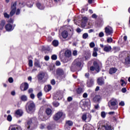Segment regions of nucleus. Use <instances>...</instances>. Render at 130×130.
I'll list each match as a JSON object with an SVG mask.
<instances>
[{
	"instance_id": "f257e3e1",
	"label": "nucleus",
	"mask_w": 130,
	"mask_h": 130,
	"mask_svg": "<svg viewBox=\"0 0 130 130\" xmlns=\"http://www.w3.org/2000/svg\"><path fill=\"white\" fill-rule=\"evenodd\" d=\"M25 109L27 113H33L35 111V104L32 102L28 103L25 106Z\"/></svg>"
},
{
	"instance_id": "f03ea898",
	"label": "nucleus",
	"mask_w": 130,
	"mask_h": 130,
	"mask_svg": "<svg viewBox=\"0 0 130 130\" xmlns=\"http://www.w3.org/2000/svg\"><path fill=\"white\" fill-rule=\"evenodd\" d=\"M81 66H82V62L78 60H75L71 66V70L72 72H75V70H77V68H80Z\"/></svg>"
},
{
	"instance_id": "7ed1b4c3",
	"label": "nucleus",
	"mask_w": 130,
	"mask_h": 130,
	"mask_svg": "<svg viewBox=\"0 0 130 130\" xmlns=\"http://www.w3.org/2000/svg\"><path fill=\"white\" fill-rule=\"evenodd\" d=\"M11 10L10 16V17H13L16 14V11H17V2L11 4Z\"/></svg>"
},
{
	"instance_id": "20e7f679",
	"label": "nucleus",
	"mask_w": 130,
	"mask_h": 130,
	"mask_svg": "<svg viewBox=\"0 0 130 130\" xmlns=\"http://www.w3.org/2000/svg\"><path fill=\"white\" fill-rule=\"evenodd\" d=\"M117 104V101L116 100L112 99L108 102V106L109 107H110V109H116L117 107L116 108H113L114 107V106H116V105Z\"/></svg>"
},
{
	"instance_id": "39448f33",
	"label": "nucleus",
	"mask_w": 130,
	"mask_h": 130,
	"mask_svg": "<svg viewBox=\"0 0 130 130\" xmlns=\"http://www.w3.org/2000/svg\"><path fill=\"white\" fill-rule=\"evenodd\" d=\"M105 33L107 36L111 35L112 33H113V29L112 27H110V26H107L105 28Z\"/></svg>"
},
{
	"instance_id": "423d86ee",
	"label": "nucleus",
	"mask_w": 130,
	"mask_h": 130,
	"mask_svg": "<svg viewBox=\"0 0 130 130\" xmlns=\"http://www.w3.org/2000/svg\"><path fill=\"white\" fill-rule=\"evenodd\" d=\"M20 89L21 91H26L28 90V88H29V84L27 83V82H25L24 84H21L20 87Z\"/></svg>"
},
{
	"instance_id": "0eeeda50",
	"label": "nucleus",
	"mask_w": 130,
	"mask_h": 130,
	"mask_svg": "<svg viewBox=\"0 0 130 130\" xmlns=\"http://www.w3.org/2000/svg\"><path fill=\"white\" fill-rule=\"evenodd\" d=\"M62 116V113L58 112L53 117L54 120H58Z\"/></svg>"
},
{
	"instance_id": "6e6552de",
	"label": "nucleus",
	"mask_w": 130,
	"mask_h": 130,
	"mask_svg": "<svg viewBox=\"0 0 130 130\" xmlns=\"http://www.w3.org/2000/svg\"><path fill=\"white\" fill-rule=\"evenodd\" d=\"M93 64L94 69H95V71L97 72V73H99L100 71V67H99V64H98L96 61H94Z\"/></svg>"
},
{
	"instance_id": "1a4fd4ad",
	"label": "nucleus",
	"mask_w": 130,
	"mask_h": 130,
	"mask_svg": "<svg viewBox=\"0 0 130 130\" xmlns=\"http://www.w3.org/2000/svg\"><path fill=\"white\" fill-rule=\"evenodd\" d=\"M44 77H45V73L44 72H41L38 75V79L39 81H42V80L44 79Z\"/></svg>"
},
{
	"instance_id": "9d476101",
	"label": "nucleus",
	"mask_w": 130,
	"mask_h": 130,
	"mask_svg": "<svg viewBox=\"0 0 130 130\" xmlns=\"http://www.w3.org/2000/svg\"><path fill=\"white\" fill-rule=\"evenodd\" d=\"M39 117H40V119H42V120H44L45 119H46V118L43 116V110H40L39 112Z\"/></svg>"
},
{
	"instance_id": "9b49d317",
	"label": "nucleus",
	"mask_w": 130,
	"mask_h": 130,
	"mask_svg": "<svg viewBox=\"0 0 130 130\" xmlns=\"http://www.w3.org/2000/svg\"><path fill=\"white\" fill-rule=\"evenodd\" d=\"M87 22H88V18L86 17H83L81 23L82 27H85L86 26V24H87Z\"/></svg>"
},
{
	"instance_id": "f8f14e48",
	"label": "nucleus",
	"mask_w": 130,
	"mask_h": 130,
	"mask_svg": "<svg viewBox=\"0 0 130 130\" xmlns=\"http://www.w3.org/2000/svg\"><path fill=\"white\" fill-rule=\"evenodd\" d=\"M56 74L58 76H62L63 75H64V72H63L62 69L58 68L57 69Z\"/></svg>"
},
{
	"instance_id": "ddd939ff",
	"label": "nucleus",
	"mask_w": 130,
	"mask_h": 130,
	"mask_svg": "<svg viewBox=\"0 0 130 130\" xmlns=\"http://www.w3.org/2000/svg\"><path fill=\"white\" fill-rule=\"evenodd\" d=\"M98 85H100V86H102V85H104V79H103V78L100 77L98 79Z\"/></svg>"
},
{
	"instance_id": "4468645a",
	"label": "nucleus",
	"mask_w": 130,
	"mask_h": 130,
	"mask_svg": "<svg viewBox=\"0 0 130 130\" xmlns=\"http://www.w3.org/2000/svg\"><path fill=\"white\" fill-rule=\"evenodd\" d=\"M5 28L7 31H12L13 30V25L11 24H7L5 26Z\"/></svg>"
},
{
	"instance_id": "2eb2a0df",
	"label": "nucleus",
	"mask_w": 130,
	"mask_h": 130,
	"mask_svg": "<svg viewBox=\"0 0 130 130\" xmlns=\"http://www.w3.org/2000/svg\"><path fill=\"white\" fill-rule=\"evenodd\" d=\"M47 128L48 130L54 129V128H55V124H50L49 125H48V126L47 127Z\"/></svg>"
},
{
	"instance_id": "dca6fc26",
	"label": "nucleus",
	"mask_w": 130,
	"mask_h": 130,
	"mask_svg": "<svg viewBox=\"0 0 130 130\" xmlns=\"http://www.w3.org/2000/svg\"><path fill=\"white\" fill-rule=\"evenodd\" d=\"M61 36L64 39L67 38L68 36H69V32H68V31L64 30L63 32H62Z\"/></svg>"
},
{
	"instance_id": "f3484780",
	"label": "nucleus",
	"mask_w": 130,
	"mask_h": 130,
	"mask_svg": "<svg viewBox=\"0 0 130 130\" xmlns=\"http://www.w3.org/2000/svg\"><path fill=\"white\" fill-rule=\"evenodd\" d=\"M117 72V69L116 68H111L109 70V73L110 75H112L113 74H115Z\"/></svg>"
},
{
	"instance_id": "a211bd4d",
	"label": "nucleus",
	"mask_w": 130,
	"mask_h": 130,
	"mask_svg": "<svg viewBox=\"0 0 130 130\" xmlns=\"http://www.w3.org/2000/svg\"><path fill=\"white\" fill-rule=\"evenodd\" d=\"M112 48H111V46H105V48H104V51L106 52H109V51H111V50Z\"/></svg>"
},
{
	"instance_id": "6ab92c4d",
	"label": "nucleus",
	"mask_w": 130,
	"mask_h": 130,
	"mask_svg": "<svg viewBox=\"0 0 130 130\" xmlns=\"http://www.w3.org/2000/svg\"><path fill=\"white\" fill-rule=\"evenodd\" d=\"M100 99H101V96L99 95H96L95 97L93 98V101L94 102H99V101H100Z\"/></svg>"
},
{
	"instance_id": "aec40b11",
	"label": "nucleus",
	"mask_w": 130,
	"mask_h": 130,
	"mask_svg": "<svg viewBox=\"0 0 130 130\" xmlns=\"http://www.w3.org/2000/svg\"><path fill=\"white\" fill-rule=\"evenodd\" d=\"M64 55L66 57H70L72 55V52L70 50H67L65 51Z\"/></svg>"
},
{
	"instance_id": "412c9836",
	"label": "nucleus",
	"mask_w": 130,
	"mask_h": 130,
	"mask_svg": "<svg viewBox=\"0 0 130 130\" xmlns=\"http://www.w3.org/2000/svg\"><path fill=\"white\" fill-rule=\"evenodd\" d=\"M93 84H94V81L93 80V79H90L87 83V85L88 87H91Z\"/></svg>"
},
{
	"instance_id": "4be33fe9",
	"label": "nucleus",
	"mask_w": 130,
	"mask_h": 130,
	"mask_svg": "<svg viewBox=\"0 0 130 130\" xmlns=\"http://www.w3.org/2000/svg\"><path fill=\"white\" fill-rule=\"evenodd\" d=\"M32 124V120H29L26 124V126L27 128V129H29L30 128V126Z\"/></svg>"
},
{
	"instance_id": "5701e85b",
	"label": "nucleus",
	"mask_w": 130,
	"mask_h": 130,
	"mask_svg": "<svg viewBox=\"0 0 130 130\" xmlns=\"http://www.w3.org/2000/svg\"><path fill=\"white\" fill-rule=\"evenodd\" d=\"M5 25H6V21L5 20H2L0 24V30H3Z\"/></svg>"
},
{
	"instance_id": "b1692460",
	"label": "nucleus",
	"mask_w": 130,
	"mask_h": 130,
	"mask_svg": "<svg viewBox=\"0 0 130 130\" xmlns=\"http://www.w3.org/2000/svg\"><path fill=\"white\" fill-rule=\"evenodd\" d=\"M52 112V110H51L49 108H47L46 110V113L47 115H51Z\"/></svg>"
},
{
	"instance_id": "393cba45",
	"label": "nucleus",
	"mask_w": 130,
	"mask_h": 130,
	"mask_svg": "<svg viewBox=\"0 0 130 130\" xmlns=\"http://www.w3.org/2000/svg\"><path fill=\"white\" fill-rule=\"evenodd\" d=\"M37 7L40 10H44V6H43V5H42L40 3L37 4Z\"/></svg>"
},
{
	"instance_id": "a878e982",
	"label": "nucleus",
	"mask_w": 130,
	"mask_h": 130,
	"mask_svg": "<svg viewBox=\"0 0 130 130\" xmlns=\"http://www.w3.org/2000/svg\"><path fill=\"white\" fill-rule=\"evenodd\" d=\"M35 67H37L38 68H41V66H40V62L39 61L37 60L34 63Z\"/></svg>"
},
{
	"instance_id": "bb28decb",
	"label": "nucleus",
	"mask_w": 130,
	"mask_h": 130,
	"mask_svg": "<svg viewBox=\"0 0 130 130\" xmlns=\"http://www.w3.org/2000/svg\"><path fill=\"white\" fill-rule=\"evenodd\" d=\"M22 111H21V110H17L16 112H15V115H18L19 116H22Z\"/></svg>"
},
{
	"instance_id": "cd10ccee",
	"label": "nucleus",
	"mask_w": 130,
	"mask_h": 130,
	"mask_svg": "<svg viewBox=\"0 0 130 130\" xmlns=\"http://www.w3.org/2000/svg\"><path fill=\"white\" fill-rule=\"evenodd\" d=\"M66 124L69 125V126H72L73 125V121L71 120H68L66 121Z\"/></svg>"
},
{
	"instance_id": "c85d7f7f",
	"label": "nucleus",
	"mask_w": 130,
	"mask_h": 130,
	"mask_svg": "<svg viewBox=\"0 0 130 130\" xmlns=\"http://www.w3.org/2000/svg\"><path fill=\"white\" fill-rule=\"evenodd\" d=\"M52 44L54 46H58V41H57V40H54L52 42Z\"/></svg>"
},
{
	"instance_id": "c756f323",
	"label": "nucleus",
	"mask_w": 130,
	"mask_h": 130,
	"mask_svg": "<svg viewBox=\"0 0 130 130\" xmlns=\"http://www.w3.org/2000/svg\"><path fill=\"white\" fill-rule=\"evenodd\" d=\"M21 100L22 101H27V96L23 95L21 96Z\"/></svg>"
},
{
	"instance_id": "7c9ffc66",
	"label": "nucleus",
	"mask_w": 130,
	"mask_h": 130,
	"mask_svg": "<svg viewBox=\"0 0 130 130\" xmlns=\"http://www.w3.org/2000/svg\"><path fill=\"white\" fill-rule=\"evenodd\" d=\"M83 92V89L82 88H78L77 90V94H81Z\"/></svg>"
},
{
	"instance_id": "2f4dec72",
	"label": "nucleus",
	"mask_w": 130,
	"mask_h": 130,
	"mask_svg": "<svg viewBox=\"0 0 130 130\" xmlns=\"http://www.w3.org/2000/svg\"><path fill=\"white\" fill-rule=\"evenodd\" d=\"M82 119L83 121H86V119H87V115L83 114L82 116Z\"/></svg>"
},
{
	"instance_id": "473e14b6",
	"label": "nucleus",
	"mask_w": 130,
	"mask_h": 130,
	"mask_svg": "<svg viewBox=\"0 0 130 130\" xmlns=\"http://www.w3.org/2000/svg\"><path fill=\"white\" fill-rule=\"evenodd\" d=\"M89 37V35H88V34L85 33L83 35L82 37L83 39H87V38Z\"/></svg>"
},
{
	"instance_id": "72a5a7b5",
	"label": "nucleus",
	"mask_w": 130,
	"mask_h": 130,
	"mask_svg": "<svg viewBox=\"0 0 130 130\" xmlns=\"http://www.w3.org/2000/svg\"><path fill=\"white\" fill-rule=\"evenodd\" d=\"M104 127H105L106 130H112V129L111 128V126H104Z\"/></svg>"
},
{
	"instance_id": "f704fd0d",
	"label": "nucleus",
	"mask_w": 130,
	"mask_h": 130,
	"mask_svg": "<svg viewBox=\"0 0 130 130\" xmlns=\"http://www.w3.org/2000/svg\"><path fill=\"white\" fill-rule=\"evenodd\" d=\"M107 41L108 43H111V42H112L113 41V40L112 38H109L107 39Z\"/></svg>"
},
{
	"instance_id": "c9c22d12",
	"label": "nucleus",
	"mask_w": 130,
	"mask_h": 130,
	"mask_svg": "<svg viewBox=\"0 0 130 130\" xmlns=\"http://www.w3.org/2000/svg\"><path fill=\"white\" fill-rule=\"evenodd\" d=\"M28 66L29 67H33V61H32V60H29Z\"/></svg>"
},
{
	"instance_id": "e433bc0d",
	"label": "nucleus",
	"mask_w": 130,
	"mask_h": 130,
	"mask_svg": "<svg viewBox=\"0 0 130 130\" xmlns=\"http://www.w3.org/2000/svg\"><path fill=\"white\" fill-rule=\"evenodd\" d=\"M70 126H69V125L65 124V125H64L65 129H66V130L71 129V127Z\"/></svg>"
},
{
	"instance_id": "4c0bfd02",
	"label": "nucleus",
	"mask_w": 130,
	"mask_h": 130,
	"mask_svg": "<svg viewBox=\"0 0 130 130\" xmlns=\"http://www.w3.org/2000/svg\"><path fill=\"white\" fill-rule=\"evenodd\" d=\"M51 58H52V59H53V60H55L57 59V56H56V55H53L51 56Z\"/></svg>"
},
{
	"instance_id": "58836bf2",
	"label": "nucleus",
	"mask_w": 130,
	"mask_h": 130,
	"mask_svg": "<svg viewBox=\"0 0 130 130\" xmlns=\"http://www.w3.org/2000/svg\"><path fill=\"white\" fill-rule=\"evenodd\" d=\"M7 120H8V121H12V116H11V115H9L7 116Z\"/></svg>"
},
{
	"instance_id": "ea45409f",
	"label": "nucleus",
	"mask_w": 130,
	"mask_h": 130,
	"mask_svg": "<svg viewBox=\"0 0 130 130\" xmlns=\"http://www.w3.org/2000/svg\"><path fill=\"white\" fill-rule=\"evenodd\" d=\"M4 17L5 18H7L8 19H9V18H10V16H11V15H9L8 13H5L4 14Z\"/></svg>"
},
{
	"instance_id": "a19ab883",
	"label": "nucleus",
	"mask_w": 130,
	"mask_h": 130,
	"mask_svg": "<svg viewBox=\"0 0 130 130\" xmlns=\"http://www.w3.org/2000/svg\"><path fill=\"white\" fill-rule=\"evenodd\" d=\"M101 116L103 117V118H105V116H106V114L105 112H101Z\"/></svg>"
},
{
	"instance_id": "79ce46f5",
	"label": "nucleus",
	"mask_w": 130,
	"mask_h": 130,
	"mask_svg": "<svg viewBox=\"0 0 130 130\" xmlns=\"http://www.w3.org/2000/svg\"><path fill=\"white\" fill-rule=\"evenodd\" d=\"M89 46L90 47H91V48H93V47H94L95 46V43H94V42H91L89 44Z\"/></svg>"
},
{
	"instance_id": "37998d69",
	"label": "nucleus",
	"mask_w": 130,
	"mask_h": 130,
	"mask_svg": "<svg viewBox=\"0 0 130 130\" xmlns=\"http://www.w3.org/2000/svg\"><path fill=\"white\" fill-rule=\"evenodd\" d=\"M125 62H126V63L129 64V63H130V59H129V58L128 57H127L125 59Z\"/></svg>"
},
{
	"instance_id": "c03bdc74",
	"label": "nucleus",
	"mask_w": 130,
	"mask_h": 130,
	"mask_svg": "<svg viewBox=\"0 0 130 130\" xmlns=\"http://www.w3.org/2000/svg\"><path fill=\"white\" fill-rule=\"evenodd\" d=\"M53 104L54 106H55V107H57V106H59V103H58L57 102H54V103H53Z\"/></svg>"
},
{
	"instance_id": "a18cd8bd",
	"label": "nucleus",
	"mask_w": 130,
	"mask_h": 130,
	"mask_svg": "<svg viewBox=\"0 0 130 130\" xmlns=\"http://www.w3.org/2000/svg\"><path fill=\"white\" fill-rule=\"evenodd\" d=\"M120 82H121V86H123V84L126 85V83L125 82L124 80L123 79H121Z\"/></svg>"
},
{
	"instance_id": "49530a36",
	"label": "nucleus",
	"mask_w": 130,
	"mask_h": 130,
	"mask_svg": "<svg viewBox=\"0 0 130 130\" xmlns=\"http://www.w3.org/2000/svg\"><path fill=\"white\" fill-rule=\"evenodd\" d=\"M20 12H21V10L20 9H17V10H16V15H20Z\"/></svg>"
},
{
	"instance_id": "de8ad7c7",
	"label": "nucleus",
	"mask_w": 130,
	"mask_h": 130,
	"mask_svg": "<svg viewBox=\"0 0 130 130\" xmlns=\"http://www.w3.org/2000/svg\"><path fill=\"white\" fill-rule=\"evenodd\" d=\"M8 81L9 83H13V82H14V79H13V78L10 77L8 79Z\"/></svg>"
},
{
	"instance_id": "09e8293b",
	"label": "nucleus",
	"mask_w": 130,
	"mask_h": 130,
	"mask_svg": "<svg viewBox=\"0 0 130 130\" xmlns=\"http://www.w3.org/2000/svg\"><path fill=\"white\" fill-rule=\"evenodd\" d=\"M121 91L122 93H125L126 92V88L125 87H123L121 89Z\"/></svg>"
},
{
	"instance_id": "8fccbe9b",
	"label": "nucleus",
	"mask_w": 130,
	"mask_h": 130,
	"mask_svg": "<svg viewBox=\"0 0 130 130\" xmlns=\"http://www.w3.org/2000/svg\"><path fill=\"white\" fill-rule=\"evenodd\" d=\"M47 91H50V90H51V85H47Z\"/></svg>"
},
{
	"instance_id": "3c124183",
	"label": "nucleus",
	"mask_w": 130,
	"mask_h": 130,
	"mask_svg": "<svg viewBox=\"0 0 130 130\" xmlns=\"http://www.w3.org/2000/svg\"><path fill=\"white\" fill-rule=\"evenodd\" d=\"M42 96V92H39V93H38V94H37V97H38V98H40V96Z\"/></svg>"
},
{
	"instance_id": "603ef678",
	"label": "nucleus",
	"mask_w": 130,
	"mask_h": 130,
	"mask_svg": "<svg viewBox=\"0 0 130 130\" xmlns=\"http://www.w3.org/2000/svg\"><path fill=\"white\" fill-rule=\"evenodd\" d=\"M90 71H92V72H94V71H95V67L94 66H91L90 68Z\"/></svg>"
},
{
	"instance_id": "864d4df0",
	"label": "nucleus",
	"mask_w": 130,
	"mask_h": 130,
	"mask_svg": "<svg viewBox=\"0 0 130 130\" xmlns=\"http://www.w3.org/2000/svg\"><path fill=\"white\" fill-rule=\"evenodd\" d=\"M99 37H103L104 36V34L103 32H101L99 35Z\"/></svg>"
},
{
	"instance_id": "5fc2aeb1",
	"label": "nucleus",
	"mask_w": 130,
	"mask_h": 130,
	"mask_svg": "<svg viewBox=\"0 0 130 130\" xmlns=\"http://www.w3.org/2000/svg\"><path fill=\"white\" fill-rule=\"evenodd\" d=\"M30 98H31V99H34V98H35V95H34V93H31L30 95Z\"/></svg>"
},
{
	"instance_id": "6e6d98bb",
	"label": "nucleus",
	"mask_w": 130,
	"mask_h": 130,
	"mask_svg": "<svg viewBox=\"0 0 130 130\" xmlns=\"http://www.w3.org/2000/svg\"><path fill=\"white\" fill-rule=\"evenodd\" d=\"M119 105H120V106H124V102H123V101L121 102L119 104Z\"/></svg>"
},
{
	"instance_id": "4d7b16f0",
	"label": "nucleus",
	"mask_w": 130,
	"mask_h": 130,
	"mask_svg": "<svg viewBox=\"0 0 130 130\" xmlns=\"http://www.w3.org/2000/svg\"><path fill=\"white\" fill-rule=\"evenodd\" d=\"M51 84L52 85H55V81L54 80V79L51 80Z\"/></svg>"
},
{
	"instance_id": "13d9d810",
	"label": "nucleus",
	"mask_w": 130,
	"mask_h": 130,
	"mask_svg": "<svg viewBox=\"0 0 130 130\" xmlns=\"http://www.w3.org/2000/svg\"><path fill=\"white\" fill-rule=\"evenodd\" d=\"M83 98H87V97H88V94L87 93H84L83 95Z\"/></svg>"
},
{
	"instance_id": "bf43d9fd",
	"label": "nucleus",
	"mask_w": 130,
	"mask_h": 130,
	"mask_svg": "<svg viewBox=\"0 0 130 130\" xmlns=\"http://www.w3.org/2000/svg\"><path fill=\"white\" fill-rule=\"evenodd\" d=\"M119 48L116 47H114L113 48V50H115V51H117V50H119Z\"/></svg>"
},
{
	"instance_id": "052dcab7",
	"label": "nucleus",
	"mask_w": 130,
	"mask_h": 130,
	"mask_svg": "<svg viewBox=\"0 0 130 130\" xmlns=\"http://www.w3.org/2000/svg\"><path fill=\"white\" fill-rule=\"evenodd\" d=\"M72 100H73V98L69 96L68 98V101H69V102L72 101Z\"/></svg>"
},
{
	"instance_id": "680f3d73",
	"label": "nucleus",
	"mask_w": 130,
	"mask_h": 130,
	"mask_svg": "<svg viewBox=\"0 0 130 130\" xmlns=\"http://www.w3.org/2000/svg\"><path fill=\"white\" fill-rule=\"evenodd\" d=\"M92 18H93L94 19H96L97 18V15L95 14H93L92 15Z\"/></svg>"
},
{
	"instance_id": "e2e57ef3",
	"label": "nucleus",
	"mask_w": 130,
	"mask_h": 130,
	"mask_svg": "<svg viewBox=\"0 0 130 130\" xmlns=\"http://www.w3.org/2000/svg\"><path fill=\"white\" fill-rule=\"evenodd\" d=\"M55 64L56 66H60V62L59 61H56Z\"/></svg>"
},
{
	"instance_id": "0e129e2a",
	"label": "nucleus",
	"mask_w": 130,
	"mask_h": 130,
	"mask_svg": "<svg viewBox=\"0 0 130 130\" xmlns=\"http://www.w3.org/2000/svg\"><path fill=\"white\" fill-rule=\"evenodd\" d=\"M93 56L96 57L97 56V52H93L92 53Z\"/></svg>"
},
{
	"instance_id": "69168bd1",
	"label": "nucleus",
	"mask_w": 130,
	"mask_h": 130,
	"mask_svg": "<svg viewBox=\"0 0 130 130\" xmlns=\"http://www.w3.org/2000/svg\"><path fill=\"white\" fill-rule=\"evenodd\" d=\"M33 92V89L32 88H29L28 90V93H32Z\"/></svg>"
},
{
	"instance_id": "338daca9",
	"label": "nucleus",
	"mask_w": 130,
	"mask_h": 130,
	"mask_svg": "<svg viewBox=\"0 0 130 130\" xmlns=\"http://www.w3.org/2000/svg\"><path fill=\"white\" fill-rule=\"evenodd\" d=\"M78 52H77V51H74L73 52V55H77L78 54Z\"/></svg>"
},
{
	"instance_id": "774afa93",
	"label": "nucleus",
	"mask_w": 130,
	"mask_h": 130,
	"mask_svg": "<svg viewBox=\"0 0 130 130\" xmlns=\"http://www.w3.org/2000/svg\"><path fill=\"white\" fill-rule=\"evenodd\" d=\"M45 60H49V56H45Z\"/></svg>"
}]
</instances>
